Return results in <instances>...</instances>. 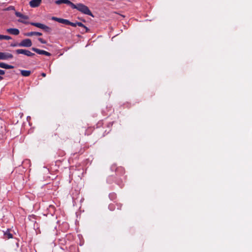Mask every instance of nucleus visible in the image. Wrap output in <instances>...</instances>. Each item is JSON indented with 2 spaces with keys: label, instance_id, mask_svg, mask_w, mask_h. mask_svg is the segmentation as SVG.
I'll return each mask as SVG.
<instances>
[{
  "label": "nucleus",
  "instance_id": "obj_1",
  "mask_svg": "<svg viewBox=\"0 0 252 252\" xmlns=\"http://www.w3.org/2000/svg\"><path fill=\"white\" fill-rule=\"evenodd\" d=\"M18 22L24 23L25 24H30L31 25H32L33 26H35L36 27L39 28L40 29H41L43 30L45 32L50 33L51 32L52 29L51 28L48 27L47 26L42 24L41 23H34V22H29L24 21L21 20H18Z\"/></svg>",
  "mask_w": 252,
  "mask_h": 252
},
{
  "label": "nucleus",
  "instance_id": "obj_2",
  "mask_svg": "<svg viewBox=\"0 0 252 252\" xmlns=\"http://www.w3.org/2000/svg\"><path fill=\"white\" fill-rule=\"evenodd\" d=\"M73 9H76L83 14L94 17L88 7L82 3H79L75 4V7Z\"/></svg>",
  "mask_w": 252,
  "mask_h": 252
},
{
  "label": "nucleus",
  "instance_id": "obj_3",
  "mask_svg": "<svg viewBox=\"0 0 252 252\" xmlns=\"http://www.w3.org/2000/svg\"><path fill=\"white\" fill-rule=\"evenodd\" d=\"M15 52L17 54H24L28 57H33L35 55L34 53H32L29 50L26 49H17L15 50Z\"/></svg>",
  "mask_w": 252,
  "mask_h": 252
},
{
  "label": "nucleus",
  "instance_id": "obj_4",
  "mask_svg": "<svg viewBox=\"0 0 252 252\" xmlns=\"http://www.w3.org/2000/svg\"><path fill=\"white\" fill-rule=\"evenodd\" d=\"M32 45V42L30 39L27 38L21 41L20 43H19V47H30Z\"/></svg>",
  "mask_w": 252,
  "mask_h": 252
},
{
  "label": "nucleus",
  "instance_id": "obj_5",
  "mask_svg": "<svg viewBox=\"0 0 252 252\" xmlns=\"http://www.w3.org/2000/svg\"><path fill=\"white\" fill-rule=\"evenodd\" d=\"M32 50L39 55H44L47 56H50L51 55V53H50L49 52H48L44 50H40L35 47L32 48Z\"/></svg>",
  "mask_w": 252,
  "mask_h": 252
},
{
  "label": "nucleus",
  "instance_id": "obj_6",
  "mask_svg": "<svg viewBox=\"0 0 252 252\" xmlns=\"http://www.w3.org/2000/svg\"><path fill=\"white\" fill-rule=\"evenodd\" d=\"M13 56L9 53L0 52V60H7L13 58Z\"/></svg>",
  "mask_w": 252,
  "mask_h": 252
},
{
  "label": "nucleus",
  "instance_id": "obj_7",
  "mask_svg": "<svg viewBox=\"0 0 252 252\" xmlns=\"http://www.w3.org/2000/svg\"><path fill=\"white\" fill-rule=\"evenodd\" d=\"M42 0H32L30 1L29 4L32 8L38 7L41 3Z\"/></svg>",
  "mask_w": 252,
  "mask_h": 252
},
{
  "label": "nucleus",
  "instance_id": "obj_8",
  "mask_svg": "<svg viewBox=\"0 0 252 252\" xmlns=\"http://www.w3.org/2000/svg\"><path fill=\"white\" fill-rule=\"evenodd\" d=\"M6 32L11 34L17 35L19 34V30L17 29L10 28L6 30Z\"/></svg>",
  "mask_w": 252,
  "mask_h": 252
},
{
  "label": "nucleus",
  "instance_id": "obj_9",
  "mask_svg": "<svg viewBox=\"0 0 252 252\" xmlns=\"http://www.w3.org/2000/svg\"><path fill=\"white\" fill-rule=\"evenodd\" d=\"M24 35L27 36H32L33 35L41 36L42 35V34L41 32H31L25 33L24 34Z\"/></svg>",
  "mask_w": 252,
  "mask_h": 252
},
{
  "label": "nucleus",
  "instance_id": "obj_10",
  "mask_svg": "<svg viewBox=\"0 0 252 252\" xmlns=\"http://www.w3.org/2000/svg\"><path fill=\"white\" fill-rule=\"evenodd\" d=\"M10 229H7L5 232H4V238L7 239L13 238V235L10 232Z\"/></svg>",
  "mask_w": 252,
  "mask_h": 252
},
{
  "label": "nucleus",
  "instance_id": "obj_11",
  "mask_svg": "<svg viewBox=\"0 0 252 252\" xmlns=\"http://www.w3.org/2000/svg\"><path fill=\"white\" fill-rule=\"evenodd\" d=\"M15 15L18 17H20V18H21L24 20H28L29 19V17L27 15H25L22 13H21L20 12H17V11H16L15 13Z\"/></svg>",
  "mask_w": 252,
  "mask_h": 252
},
{
  "label": "nucleus",
  "instance_id": "obj_12",
  "mask_svg": "<svg viewBox=\"0 0 252 252\" xmlns=\"http://www.w3.org/2000/svg\"><path fill=\"white\" fill-rule=\"evenodd\" d=\"M20 72L22 75L25 77L29 76L31 74L30 70H21Z\"/></svg>",
  "mask_w": 252,
  "mask_h": 252
},
{
  "label": "nucleus",
  "instance_id": "obj_13",
  "mask_svg": "<svg viewBox=\"0 0 252 252\" xmlns=\"http://www.w3.org/2000/svg\"><path fill=\"white\" fill-rule=\"evenodd\" d=\"M64 3L70 6L71 7V8L73 9L74 8V7H75V4H74L73 3H72V2H71L69 0H65Z\"/></svg>",
  "mask_w": 252,
  "mask_h": 252
},
{
  "label": "nucleus",
  "instance_id": "obj_14",
  "mask_svg": "<svg viewBox=\"0 0 252 252\" xmlns=\"http://www.w3.org/2000/svg\"><path fill=\"white\" fill-rule=\"evenodd\" d=\"M52 20H54L55 21L58 22L59 23H62V18H57L56 17H52Z\"/></svg>",
  "mask_w": 252,
  "mask_h": 252
},
{
  "label": "nucleus",
  "instance_id": "obj_15",
  "mask_svg": "<svg viewBox=\"0 0 252 252\" xmlns=\"http://www.w3.org/2000/svg\"><path fill=\"white\" fill-rule=\"evenodd\" d=\"M15 10V9L14 6H12V5L9 6L8 7H7L4 9V11H10V10Z\"/></svg>",
  "mask_w": 252,
  "mask_h": 252
},
{
  "label": "nucleus",
  "instance_id": "obj_16",
  "mask_svg": "<svg viewBox=\"0 0 252 252\" xmlns=\"http://www.w3.org/2000/svg\"><path fill=\"white\" fill-rule=\"evenodd\" d=\"M7 65V64L4 63L0 62V67L1 68L6 69Z\"/></svg>",
  "mask_w": 252,
  "mask_h": 252
},
{
  "label": "nucleus",
  "instance_id": "obj_17",
  "mask_svg": "<svg viewBox=\"0 0 252 252\" xmlns=\"http://www.w3.org/2000/svg\"><path fill=\"white\" fill-rule=\"evenodd\" d=\"M69 20H67V19H62V24H65V25H68V24H69Z\"/></svg>",
  "mask_w": 252,
  "mask_h": 252
},
{
  "label": "nucleus",
  "instance_id": "obj_18",
  "mask_svg": "<svg viewBox=\"0 0 252 252\" xmlns=\"http://www.w3.org/2000/svg\"><path fill=\"white\" fill-rule=\"evenodd\" d=\"M69 20H67V19H62V24H65V25H68V24H69Z\"/></svg>",
  "mask_w": 252,
  "mask_h": 252
},
{
  "label": "nucleus",
  "instance_id": "obj_19",
  "mask_svg": "<svg viewBox=\"0 0 252 252\" xmlns=\"http://www.w3.org/2000/svg\"><path fill=\"white\" fill-rule=\"evenodd\" d=\"M65 0H57L55 1V3L57 4H61L62 3H64Z\"/></svg>",
  "mask_w": 252,
  "mask_h": 252
},
{
  "label": "nucleus",
  "instance_id": "obj_20",
  "mask_svg": "<svg viewBox=\"0 0 252 252\" xmlns=\"http://www.w3.org/2000/svg\"><path fill=\"white\" fill-rule=\"evenodd\" d=\"M2 39H5V40H9V39H11L12 38L9 36L3 35H2Z\"/></svg>",
  "mask_w": 252,
  "mask_h": 252
},
{
  "label": "nucleus",
  "instance_id": "obj_21",
  "mask_svg": "<svg viewBox=\"0 0 252 252\" xmlns=\"http://www.w3.org/2000/svg\"><path fill=\"white\" fill-rule=\"evenodd\" d=\"M83 28L84 29V30L81 32V33H83L84 32H87L90 31V29L89 28H88L87 27H86L85 26V27H84Z\"/></svg>",
  "mask_w": 252,
  "mask_h": 252
},
{
  "label": "nucleus",
  "instance_id": "obj_22",
  "mask_svg": "<svg viewBox=\"0 0 252 252\" xmlns=\"http://www.w3.org/2000/svg\"><path fill=\"white\" fill-rule=\"evenodd\" d=\"M68 25H70L72 27H76L77 26V25L76 24V22L72 23V22H71L70 21H69Z\"/></svg>",
  "mask_w": 252,
  "mask_h": 252
},
{
  "label": "nucleus",
  "instance_id": "obj_23",
  "mask_svg": "<svg viewBox=\"0 0 252 252\" xmlns=\"http://www.w3.org/2000/svg\"><path fill=\"white\" fill-rule=\"evenodd\" d=\"M38 40L41 43H43V44H46V41L44 40L43 38H38Z\"/></svg>",
  "mask_w": 252,
  "mask_h": 252
},
{
  "label": "nucleus",
  "instance_id": "obj_24",
  "mask_svg": "<svg viewBox=\"0 0 252 252\" xmlns=\"http://www.w3.org/2000/svg\"><path fill=\"white\" fill-rule=\"evenodd\" d=\"M76 24L77 25V26H78L79 27H83V28L85 27V25H83L81 22H76Z\"/></svg>",
  "mask_w": 252,
  "mask_h": 252
},
{
  "label": "nucleus",
  "instance_id": "obj_25",
  "mask_svg": "<svg viewBox=\"0 0 252 252\" xmlns=\"http://www.w3.org/2000/svg\"><path fill=\"white\" fill-rule=\"evenodd\" d=\"M19 43H12L10 46L12 47L19 46Z\"/></svg>",
  "mask_w": 252,
  "mask_h": 252
},
{
  "label": "nucleus",
  "instance_id": "obj_26",
  "mask_svg": "<svg viewBox=\"0 0 252 252\" xmlns=\"http://www.w3.org/2000/svg\"><path fill=\"white\" fill-rule=\"evenodd\" d=\"M14 68V66L11 65H7V68L6 69H12Z\"/></svg>",
  "mask_w": 252,
  "mask_h": 252
},
{
  "label": "nucleus",
  "instance_id": "obj_27",
  "mask_svg": "<svg viewBox=\"0 0 252 252\" xmlns=\"http://www.w3.org/2000/svg\"><path fill=\"white\" fill-rule=\"evenodd\" d=\"M5 73V71L3 70L0 69V75H4Z\"/></svg>",
  "mask_w": 252,
  "mask_h": 252
},
{
  "label": "nucleus",
  "instance_id": "obj_28",
  "mask_svg": "<svg viewBox=\"0 0 252 252\" xmlns=\"http://www.w3.org/2000/svg\"><path fill=\"white\" fill-rule=\"evenodd\" d=\"M41 76H42V77H45V76H46V73H44V72H42V73L41 74Z\"/></svg>",
  "mask_w": 252,
  "mask_h": 252
},
{
  "label": "nucleus",
  "instance_id": "obj_29",
  "mask_svg": "<svg viewBox=\"0 0 252 252\" xmlns=\"http://www.w3.org/2000/svg\"><path fill=\"white\" fill-rule=\"evenodd\" d=\"M3 79V78L0 75V80H2Z\"/></svg>",
  "mask_w": 252,
  "mask_h": 252
},
{
  "label": "nucleus",
  "instance_id": "obj_30",
  "mask_svg": "<svg viewBox=\"0 0 252 252\" xmlns=\"http://www.w3.org/2000/svg\"><path fill=\"white\" fill-rule=\"evenodd\" d=\"M0 40H2V35H0Z\"/></svg>",
  "mask_w": 252,
  "mask_h": 252
}]
</instances>
